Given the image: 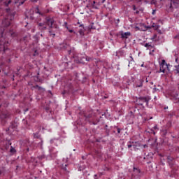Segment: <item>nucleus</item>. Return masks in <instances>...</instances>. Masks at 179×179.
I'll return each mask as SVG.
<instances>
[{"label":"nucleus","instance_id":"8","mask_svg":"<svg viewBox=\"0 0 179 179\" xmlns=\"http://www.w3.org/2000/svg\"><path fill=\"white\" fill-rule=\"evenodd\" d=\"M83 59H85V61H90V57H83V58L80 59V60H76V62H77V64H83Z\"/></svg>","mask_w":179,"mask_h":179},{"label":"nucleus","instance_id":"11","mask_svg":"<svg viewBox=\"0 0 179 179\" xmlns=\"http://www.w3.org/2000/svg\"><path fill=\"white\" fill-rule=\"evenodd\" d=\"M143 80H139L138 84L136 85L137 87H142L143 86Z\"/></svg>","mask_w":179,"mask_h":179},{"label":"nucleus","instance_id":"49","mask_svg":"<svg viewBox=\"0 0 179 179\" xmlns=\"http://www.w3.org/2000/svg\"><path fill=\"white\" fill-rule=\"evenodd\" d=\"M160 1H163V0H160Z\"/></svg>","mask_w":179,"mask_h":179},{"label":"nucleus","instance_id":"39","mask_svg":"<svg viewBox=\"0 0 179 179\" xmlns=\"http://www.w3.org/2000/svg\"><path fill=\"white\" fill-rule=\"evenodd\" d=\"M80 27H83V24H80Z\"/></svg>","mask_w":179,"mask_h":179},{"label":"nucleus","instance_id":"42","mask_svg":"<svg viewBox=\"0 0 179 179\" xmlns=\"http://www.w3.org/2000/svg\"><path fill=\"white\" fill-rule=\"evenodd\" d=\"M2 1H6V0H0V2H2Z\"/></svg>","mask_w":179,"mask_h":179},{"label":"nucleus","instance_id":"38","mask_svg":"<svg viewBox=\"0 0 179 179\" xmlns=\"http://www.w3.org/2000/svg\"><path fill=\"white\" fill-rule=\"evenodd\" d=\"M136 13L138 15V13H139V11H138V10L136 11Z\"/></svg>","mask_w":179,"mask_h":179},{"label":"nucleus","instance_id":"14","mask_svg":"<svg viewBox=\"0 0 179 179\" xmlns=\"http://www.w3.org/2000/svg\"><path fill=\"white\" fill-rule=\"evenodd\" d=\"M151 40L152 41H159V37H157V35L155 34L152 38Z\"/></svg>","mask_w":179,"mask_h":179},{"label":"nucleus","instance_id":"19","mask_svg":"<svg viewBox=\"0 0 179 179\" xmlns=\"http://www.w3.org/2000/svg\"><path fill=\"white\" fill-rule=\"evenodd\" d=\"M160 65H168L167 63H166V60H162Z\"/></svg>","mask_w":179,"mask_h":179},{"label":"nucleus","instance_id":"33","mask_svg":"<svg viewBox=\"0 0 179 179\" xmlns=\"http://www.w3.org/2000/svg\"><path fill=\"white\" fill-rule=\"evenodd\" d=\"M24 3V1L20 2V5H23Z\"/></svg>","mask_w":179,"mask_h":179},{"label":"nucleus","instance_id":"36","mask_svg":"<svg viewBox=\"0 0 179 179\" xmlns=\"http://www.w3.org/2000/svg\"><path fill=\"white\" fill-rule=\"evenodd\" d=\"M66 29L69 31L70 29H69V27L67 26V27H66Z\"/></svg>","mask_w":179,"mask_h":179},{"label":"nucleus","instance_id":"20","mask_svg":"<svg viewBox=\"0 0 179 179\" xmlns=\"http://www.w3.org/2000/svg\"><path fill=\"white\" fill-rule=\"evenodd\" d=\"M50 143H52H52H57V140H51L50 141Z\"/></svg>","mask_w":179,"mask_h":179},{"label":"nucleus","instance_id":"23","mask_svg":"<svg viewBox=\"0 0 179 179\" xmlns=\"http://www.w3.org/2000/svg\"><path fill=\"white\" fill-rule=\"evenodd\" d=\"M20 2V0H14V3H19Z\"/></svg>","mask_w":179,"mask_h":179},{"label":"nucleus","instance_id":"30","mask_svg":"<svg viewBox=\"0 0 179 179\" xmlns=\"http://www.w3.org/2000/svg\"><path fill=\"white\" fill-rule=\"evenodd\" d=\"M142 148H144V149L145 148H148V145H146V144H145V145H142Z\"/></svg>","mask_w":179,"mask_h":179},{"label":"nucleus","instance_id":"1","mask_svg":"<svg viewBox=\"0 0 179 179\" xmlns=\"http://www.w3.org/2000/svg\"><path fill=\"white\" fill-rule=\"evenodd\" d=\"M52 24H54V20L48 18L46 19V23H40L38 27L40 30H45L47 27H52Z\"/></svg>","mask_w":179,"mask_h":179},{"label":"nucleus","instance_id":"35","mask_svg":"<svg viewBox=\"0 0 179 179\" xmlns=\"http://www.w3.org/2000/svg\"><path fill=\"white\" fill-rule=\"evenodd\" d=\"M175 61L176 62H178V58H176Z\"/></svg>","mask_w":179,"mask_h":179},{"label":"nucleus","instance_id":"15","mask_svg":"<svg viewBox=\"0 0 179 179\" xmlns=\"http://www.w3.org/2000/svg\"><path fill=\"white\" fill-rule=\"evenodd\" d=\"M39 141H40V142L38 144V146H39L41 148V149H43V139L40 138Z\"/></svg>","mask_w":179,"mask_h":179},{"label":"nucleus","instance_id":"10","mask_svg":"<svg viewBox=\"0 0 179 179\" xmlns=\"http://www.w3.org/2000/svg\"><path fill=\"white\" fill-rule=\"evenodd\" d=\"M87 8H93V9H99V8L96 6V1H93L91 4L87 6Z\"/></svg>","mask_w":179,"mask_h":179},{"label":"nucleus","instance_id":"31","mask_svg":"<svg viewBox=\"0 0 179 179\" xmlns=\"http://www.w3.org/2000/svg\"><path fill=\"white\" fill-rule=\"evenodd\" d=\"M133 10H136V6L135 5L133 6Z\"/></svg>","mask_w":179,"mask_h":179},{"label":"nucleus","instance_id":"32","mask_svg":"<svg viewBox=\"0 0 179 179\" xmlns=\"http://www.w3.org/2000/svg\"><path fill=\"white\" fill-rule=\"evenodd\" d=\"M39 159H40L41 160H43V159H44V155H43V156H41V157H39Z\"/></svg>","mask_w":179,"mask_h":179},{"label":"nucleus","instance_id":"27","mask_svg":"<svg viewBox=\"0 0 179 179\" xmlns=\"http://www.w3.org/2000/svg\"><path fill=\"white\" fill-rule=\"evenodd\" d=\"M50 155H54V152H52V150H51V148H50Z\"/></svg>","mask_w":179,"mask_h":179},{"label":"nucleus","instance_id":"43","mask_svg":"<svg viewBox=\"0 0 179 179\" xmlns=\"http://www.w3.org/2000/svg\"><path fill=\"white\" fill-rule=\"evenodd\" d=\"M56 156H57V155H54V157H56Z\"/></svg>","mask_w":179,"mask_h":179},{"label":"nucleus","instance_id":"9","mask_svg":"<svg viewBox=\"0 0 179 179\" xmlns=\"http://www.w3.org/2000/svg\"><path fill=\"white\" fill-rule=\"evenodd\" d=\"M2 24H3V26H5L6 27L9 26L10 24V21L9 18H6L4 20H3Z\"/></svg>","mask_w":179,"mask_h":179},{"label":"nucleus","instance_id":"25","mask_svg":"<svg viewBox=\"0 0 179 179\" xmlns=\"http://www.w3.org/2000/svg\"><path fill=\"white\" fill-rule=\"evenodd\" d=\"M145 47H151V45L150 43H145Z\"/></svg>","mask_w":179,"mask_h":179},{"label":"nucleus","instance_id":"48","mask_svg":"<svg viewBox=\"0 0 179 179\" xmlns=\"http://www.w3.org/2000/svg\"><path fill=\"white\" fill-rule=\"evenodd\" d=\"M65 167H66V164L65 165Z\"/></svg>","mask_w":179,"mask_h":179},{"label":"nucleus","instance_id":"40","mask_svg":"<svg viewBox=\"0 0 179 179\" xmlns=\"http://www.w3.org/2000/svg\"><path fill=\"white\" fill-rule=\"evenodd\" d=\"M155 27L157 29V28H159V26H157V27Z\"/></svg>","mask_w":179,"mask_h":179},{"label":"nucleus","instance_id":"47","mask_svg":"<svg viewBox=\"0 0 179 179\" xmlns=\"http://www.w3.org/2000/svg\"><path fill=\"white\" fill-rule=\"evenodd\" d=\"M141 66H143V64H142Z\"/></svg>","mask_w":179,"mask_h":179},{"label":"nucleus","instance_id":"44","mask_svg":"<svg viewBox=\"0 0 179 179\" xmlns=\"http://www.w3.org/2000/svg\"><path fill=\"white\" fill-rule=\"evenodd\" d=\"M52 36H55V34H52Z\"/></svg>","mask_w":179,"mask_h":179},{"label":"nucleus","instance_id":"29","mask_svg":"<svg viewBox=\"0 0 179 179\" xmlns=\"http://www.w3.org/2000/svg\"><path fill=\"white\" fill-rule=\"evenodd\" d=\"M127 146H128V148H129H129H132V146H134V145H133V144H132V145L129 144Z\"/></svg>","mask_w":179,"mask_h":179},{"label":"nucleus","instance_id":"41","mask_svg":"<svg viewBox=\"0 0 179 179\" xmlns=\"http://www.w3.org/2000/svg\"><path fill=\"white\" fill-rule=\"evenodd\" d=\"M63 169H64L65 170H66V167H64V166H63Z\"/></svg>","mask_w":179,"mask_h":179},{"label":"nucleus","instance_id":"3","mask_svg":"<svg viewBox=\"0 0 179 179\" xmlns=\"http://www.w3.org/2000/svg\"><path fill=\"white\" fill-rule=\"evenodd\" d=\"M134 29L138 31H145L146 30V25L143 23H137L136 24Z\"/></svg>","mask_w":179,"mask_h":179},{"label":"nucleus","instance_id":"24","mask_svg":"<svg viewBox=\"0 0 179 179\" xmlns=\"http://www.w3.org/2000/svg\"><path fill=\"white\" fill-rule=\"evenodd\" d=\"M79 33H80V36H83V30L80 29V30L79 31Z\"/></svg>","mask_w":179,"mask_h":179},{"label":"nucleus","instance_id":"45","mask_svg":"<svg viewBox=\"0 0 179 179\" xmlns=\"http://www.w3.org/2000/svg\"><path fill=\"white\" fill-rule=\"evenodd\" d=\"M152 14H155V11L152 12Z\"/></svg>","mask_w":179,"mask_h":179},{"label":"nucleus","instance_id":"46","mask_svg":"<svg viewBox=\"0 0 179 179\" xmlns=\"http://www.w3.org/2000/svg\"><path fill=\"white\" fill-rule=\"evenodd\" d=\"M36 13H39L38 11H37Z\"/></svg>","mask_w":179,"mask_h":179},{"label":"nucleus","instance_id":"5","mask_svg":"<svg viewBox=\"0 0 179 179\" xmlns=\"http://www.w3.org/2000/svg\"><path fill=\"white\" fill-rule=\"evenodd\" d=\"M166 69H167L169 72H170V64L160 65V69L159 73L163 72V73H164L166 72Z\"/></svg>","mask_w":179,"mask_h":179},{"label":"nucleus","instance_id":"17","mask_svg":"<svg viewBox=\"0 0 179 179\" xmlns=\"http://www.w3.org/2000/svg\"><path fill=\"white\" fill-rule=\"evenodd\" d=\"M12 2H13V0H8V3L5 2L6 6H8L9 3H11Z\"/></svg>","mask_w":179,"mask_h":179},{"label":"nucleus","instance_id":"37","mask_svg":"<svg viewBox=\"0 0 179 179\" xmlns=\"http://www.w3.org/2000/svg\"><path fill=\"white\" fill-rule=\"evenodd\" d=\"M155 129H157V126L154 127Z\"/></svg>","mask_w":179,"mask_h":179},{"label":"nucleus","instance_id":"12","mask_svg":"<svg viewBox=\"0 0 179 179\" xmlns=\"http://www.w3.org/2000/svg\"><path fill=\"white\" fill-rule=\"evenodd\" d=\"M3 50L5 51V42L1 41L0 42V51Z\"/></svg>","mask_w":179,"mask_h":179},{"label":"nucleus","instance_id":"26","mask_svg":"<svg viewBox=\"0 0 179 179\" xmlns=\"http://www.w3.org/2000/svg\"><path fill=\"white\" fill-rule=\"evenodd\" d=\"M69 33H75V31H73V29H69Z\"/></svg>","mask_w":179,"mask_h":179},{"label":"nucleus","instance_id":"22","mask_svg":"<svg viewBox=\"0 0 179 179\" xmlns=\"http://www.w3.org/2000/svg\"><path fill=\"white\" fill-rule=\"evenodd\" d=\"M10 151L11 152V153H13V152H16L15 148H11Z\"/></svg>","mask_w":179,"mask_h":179},{"label":"nucleus","instance_id":"34","mask_svg":"<svg viewBox=\"0 0 179 179\" xmlns=\"http://www.w3.org/2000/svg\"><path fill=\"white\" fill-rule=\"evenodd\" d=\"M175 38H177L178 40H179V35L176 36Z\"/></svg>","mask_w":179,"mask_h":179},{"label":"nucleus","instance_id":"13","mask_svg":"<svg viewBox=\"0 0 179 179\" xmlns=\"http://www.w3.org/2000/svg\"><path fill=\"white\" fill-rule=\"evenodd\" d=\"M134 172L137 176H139V174H141V170L138 168H134Z\"/></svg>","mask_w":179,"mask_h":179},{"label":"nucleus","instance_id":"21","mask_svg":"<svg viewBox=\"0 0 179 179\" xmlns=\"http://www.w3.org/2000/svg\"><path fill=\"white\" fill-rule=\"evenodd\" d=\"M64 27H65V28H66V27H68V22H64Z\"/></svg>","mask_w":179,"mask_h":179},{"label":"nucleus","instance_id":"28","mask_svg":"<svg viewBox=\"0 0 179 179\" xmlns=\"http://www.w3.org/2000/svg\"><path fill=\"white\" fill-rule=\"evenodd\" d=\"M121 133V129L118 128L117 129V134H120Z\"/></svg>","mask_w":179,"mask_h":179},{"label":"nucleus","instance_id":"4","mask_svg":"<svg viewBox=\"0 0 179 179\" xmlns=\"http://www.w3.org/2000/svg\"><path fill=\"white\" fill-rule=\"evenodd\" d=\"M144 103H146V105L148 106L149 103V99H148L147 97H139L137 99V104L138 106H143Z\"/></svg>","mask_w":179,"mask_h":179},{"label":"nucleus","instance_id":"7","mask_svg":"<svg viewBox=\"0 0 179 179\" xmlns=\"http://www.w3.org/2000/svg\"><path fill=\"white\" fill-rule=\"evenodd\" d=\"M131 36V32L130 31H127V32H124L122 31L121 32V38H128V37H129Z\"/></svg>","mask_w":179,"mask_h":179},{"label":"nucleus","instance_id":"18","mask_svg":"<svg viewBox=\"0 0 179 179\" xmlns=\"http://www.w3.org/2000/svg\"><path fill=\"white\" fill-rule=\"evenodd\" d=\"M117 54H120V55H124V54H125V52H124V50H119L117 52Z\"/></svg>","mask_w":179,"mask_h":179},{"label":"nucleus","instance_id":"16","mask_svg":"<svg viewBox=\"0 0 179 179\" xmlns=\"http://www.w3.org/2000/svg\"><path fill=\"white\" fill-rule=\"evenodd\" d=\"M166 158L167 159L168 162H172L173 161V157H166Z\"/></svg>","mask_w":179,"mask_h":179},{"label":"nucleus","instance_id":"2","mask_svg":"<svg viewBox=\"0 0 179 179\" xmlns=\"http://www.w3.org/2000/svg\"><path fill=\"white\" fill-rule=\"evenodd\" d=\"M169 1L170 2V4L166 6V8L169 10V12H171V10L174 9V8H177V6H178V3L174 1V0H169Z\"/></svg>","mask_w":179,"mask_h":179},{"label":"nucleus","instance_id":"6","mask_svg":"<svg viewBox=\"0 0 179 179\" xmlns=\"http://www.w3.org/2000/svg\"><path fill=\"white\" fill-rule=\"evenodd\" d=\"M133 148L134 150H139V149H142V144L139 142H133Z\"/></svg>","mask_w":179,"mask_h":179}]
</instances>
